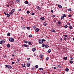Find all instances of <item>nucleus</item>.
Listing matches in <instances>:
<instances>
[{
    "label": "nucleus",
    "instance_id": "f257e3e1",
    "mask_svg": "<svg viewBox=\"0 0 74 74\" xmlns=\"http://www.w3.org/2000/svg\"><path fill=\"white\" fill-rule=\"evenodd\" d=\"M23 46H24V47L27 48V49H29V46L28 45L26 44H23Z\"/></svg>",
    "mask_w": 74,
    "mask_h": 74
},
{
    "label": "nucleus",
    "instance_id": "f03ea898",
    "mask_svg": "<svg viewBox=\"0 0 74 74\" xmlns=\"http://www.w3.org/2000/svg\"><path fill=\"white\" fill-rule=\"evenodd\" d=\"M44 41H45V39H42V40L41 39L39 40V42L40 44H42Z\"/></svg>",
    "mask_w": 74,
    "mask_h": 74
},
{
    "label": "nucleus",
    "instance_id": "7ed1b4c3",
    "mask_svg": "<svg viewBox=\"0 0 74 74\" xmlns=\"http://www.w3.org/2000/svg\"><path fill=\"white\" fill-rule=\"evenodd\" d=\"M9 41H10V42H14V38H11L9 39Z\"/></svg>",
    "mask_w": 74,
    "mask_h": 74
},
{
    "label": "nucleus",
    "instance_id": "20e7f679",
    "mask_svg": "<svg viewBox=\"0 0 74 74\" xmlns=\"http://www.w3.org/2000/svg\"><path fill=\"white\" fill-rule=\"evenodd\" d=\"M45 48H48L49 47V46L48 45H46L45 46Z\"/></svg>",
    "mask_w": 74,
    "mask_h": 74
},
{
    "label": "nucleus",
    "instance_id": "39448f33",
    "mask_svg": "<svg viewBox=\"0 0 74 74\" xmlns=\"http://www.w3.org/2000/svg\"><path fill=\"white\" fill-rule=\"evenodd\" d=\"M9 14L10 15H12V14H13V12H9Z\"/></svg>",
    "mask_w": 74,
    "mask_h": 74
},
{
    "label": "nucleus",
    "instance_id": "423d86ee",
    "mask_svg": "<svg viewBox=\"0 0 74 74\" xmlns=\"http://www.w3.org/2000/svg\"><path fill=\"white\" fill-rule=\"evenodd\" d=\"M35 31L37 32H39V29L38 28H36L35 29Z\"/></svg>",
    "mask_w": 74,
    "mask_h": 74
},
{
    "label": "nucleus",
    "instance_id": "0eeeda50",
    "mask_svg": "<svg viewBox=\"0 0 74 74\" xmlns=\"http://www.w3.org/2000/svg\"><path fill=\"white\" fill-rule=\"evenodd\" d=\"M69 28L70 30L73 29V26H70L69 27Z\"/></svg>",
    "mask_w": 74,
    "mask_h": 74
},
{
    "label": "nucleus",
    "instance_id": "6e6552de",
    "mask_svg": "<svg viewBox=\"0 0 74 74\" xmlns=\"http://www.w3.org/2000/svg\"><path fill=\"white\" fill-rule=\"evenodd\" d=\"M39 57L40 58H43V56H42V55H39Z\"/></svg>",
    "mask_w": 74,
    "mask_h": 74
},
{
    "label": "nucleus",
    "instance_id": "1a4fd4ad",
    "mask_svg": "<svg viewBox=\"0 0 74 74\" xmlns=\"http://www.w3.org/2000/svg\"><path fill=\"white\" fill-rule=\"evenodd\" d=\"M36 8L38 9V10H40V9H41V8H40V7H39L38 6Z\"/></svg>",
    "mask_w": 74,
    "mask_h": 74
},
{
    "label": "nucleus",
    "instance_id": "9d476101",
    "mask_svg": "<svg viewBox=\"0 0 74 74\" xmlns=\"http://www.w3.org/2000/svg\"><path fill=\"white\" fill-rule=\"evenodd\" d=\"M45 19V18H44V17H42L40 18V19L41 20H44Z\"/></svg>",
    "mask_w": 74,
    "mask_h": 74
},
{
    "label": "nucleus",
    "instance_id": "9b49d317",
    "mask_svg": "<svg viewBox=\"0 0 74 74\" xmlns=\"http://www.w3.org/2000/svg\"><path fill=\"white\" fill-rule=\"evenodd\" d=\"M32 51L33 52H35V51H36V49L34 48L32 49Z\"/></svg>",
    "mask_w": 74,
    "mask_h": 74
},
{
    "label": "nucleus",
    "instance_id": "f8f14e48",
    "mask_svg": "<svg viewBox=\"0 0 74 74\" xmlns=\"http://www.w3.org/2000/svg\"><path fill=\"white\" fill-rule=\"evenodd\" d=\"M57 23H58L59 25H60L61 24V22H60V21H59Z\"/></svg>",
    "mask_w": 74,
    "mask_h": 74
},
{
    "label": "nucleus",
    "instance_id": "ddd939ff",
    "mask_svg": "<svg viewBox=\"0 0 74 74\" xmlns=\"http://www.w3.org/2000/svg\"><path fill=\"white\" fill-rule=\"evenodd\" d=\"M51 32H53V33H54V32H55V29L51 30Z\"/></svg>",
    "mask_w": 74,
    "mask_h": 74
},
{
    "label": "nucleus",
    "instance_id": "4468645a",
    "mask_svg": "<svg viewBox=\"0 0 74 74\" xmlns=\"http://www.w3.org/2000/svg\"><path fill=\"white\" fill-rule=\"evenodd\" d=\"M22 29H23V30H25V29H26V27H23Z\"/></svg>",
    "mask_w": 74,
    "mask_h": 74
},
{
    "label": "nucleus",
    "instance_id": "2eb2a0df",
    "mask_svg": "<svg viewBox=\"0 0 74 74\" xmlns=\"http://www.w3.org/2000/svg\"><path fill=\"white\" fill-rule=\"evenodd\" d=\"M27 67H30V64H27Z\"/></svg>",
    "mask_w": 74,
    "mask_h": 74
},
{
    "label": "nucleus",
    "instance_id": "dca6fc26",
    "mask_svg": "<svg viewBox=\"0 0 74 74\" xmlns=\"http://www.w3.org/2000/svg\"><path fill=\"white\" fill-rule=\"evenodd\" d=\"M7 46L8 48H10V45L8 44Z\"/></svg>",
    "mask_w": 74,
    "mask_h": 74
},
{
    "label": "nucleus",
    "instance_id": "f3484780",
    "mask_svg": "<svg viewBox=\"0 0 74 74\" xmlns=\"http://www.w3.org/2000/svg\"><path fill=\"white\" fill-rule=\"evenodd\" d=\"M47 52L48 53H50V52H51V49L48 50Z\"/></svg>",
    "mask_w": 74,
    "mask_h": 74
},
{
    "label": "nucleus",
    "instance_id": "a211bd4d",
    "mask_svg": "<svg viewBox=\"0 0 74 74\" xmlns=\"http://www.w3.org/2000/svg\"><path fill=\"white\" fill-rule=\"evenodd\" d=\"M12 11L13 12H15V9H13L12 10Z\"/></svg>",
    "mask_w": 74,
    "mask_h": 74
},
{
    "label": "nucleus",
    "instance_id": "6ab92c4d",
    "mask_svg": "<svg viewBox=\"0 0 74 74\" xmlns=\"http://www.w3.org/2000/svg\"><path fill=\"white\" fill-rule=\"evenodd\" d=\"M62 16L64 18H66V14H63Z\"/></svg>",
    "mask_w": 74,
    "mask_h": 74
},
{
    "label": "nucleus",
    "instance_id": "aec40b11",
    "mask_svg": "<svg viewBox=\"0 0 74 74\" xmlns=\"http://www.w3.org/2000/svg\"><path fill=\"white\" fill-rule=\"evenodd\" d=\"M27 30H30V27H27Z\"/></svg>",
    "mask_w": 74,
    "mask_h": 74
},
{
    "label": "nucleus",
    "instance_id": "412c9836",
    "mask_svg": "<svg viewBox=\"0 0 74 74\" xmlns=\"http://www.w3.org/2000/svg\"><path fill=\"white\" fill-rule=\"evenodd\" d=\"M58 7H59V8H62V6L60 5H58Z\"/></svg>",
    "mask_w": 74,
    "mask_h": 74
},
{
    "label": "nucleus",
    "instance_id": "4be33fe9",
    "mask_svg": "<svg viewBox=\"0 0 74 74\" xmlns=\"http://www.w3.org/2000/svg\"><path fill=\"white\" fill-rule=\"evenodd\" d=\"M69 69L66 68L65 69V71H69Z\"/></svg>",
    "mask_w": 74,
    "mask_h": 74
},
{
    "label": "nucleus",
    "instance_id": "5701e85b",
    "mask_svg": "<svg viewBox=\"0 0 74 74\" xmlns=\"http://www.w3.org/2000/svg\"><path fill=\"white\" fill-rule=\"evenodd\" d=\"M39 70H43V69L42 68H39L38 69Z\"/></svg>",
    "mask_w": 74,
    "mask_h": 74
},
{
    "label": "nucleus",
    "instance_id": "b1692460",
    "mask_svg": "<svg viewBox=\"0 0 74 74\" xmlns=\"http://www.w3.org/2000/svg\"><path fill=\"white\" fill-rule=\"evenodd\" d=\"M6 15L7 17H10V14H8V13H7Z\"/></svg>",
    "mask_w": 74,
    "mask_h": 74
},
{
    "label": "nucleus",
    "instance_id": "393cba45",
    "mask_svg": "<svg viewBox=\"0 0 74 74\" xmlns=\"http://www.w3.org/2000/svg\"><path fill=\"white\" fill-rule=\"evenodd\" d=\"M25 43V44H27L28 43V41H27V40H25L24 42Z\"/></svg>",
    "mask_w": 74,
    "mask_h": 74
},
{
    "label": "nucleus",
    "instance_id": "a878e982",
    "mask_svg": "<svg viewBox=\"0 0 74 74\" xmlns=\"http://www.w3.org/2000/svg\"><path fill=\"white\" fill-rule=\"evenodd\" d=\"M35 68L36 69H38V66L37 65H36L35 66Z\"/></svg>",
    "mask_w": 74,
    "mask_h": 74
},
{
    "label": "nucleus",
    "instance_id": "bb28decb",
    "mask_svg": "<svg viewBox=\"0 0 74 74\" xmlns=\"http://www.w3.org/2000/svg\"><path fill=\"white\" fill-rule=\"evenodd\" d=\"M25 4H28V1H25Z\"/></svg>",
    "mask_w": 74,
    "mask_h": 74
},
{
    "label": "nucleus",
    "instance_id": "cd10ccee",
    "mask_svg": "<svg viewBox=\"0 0 74 74\" xmlns=\"http://www.w3.org/2000/svg\"><path fill=\"white\" fill-rule=\"evenodd\" d=\"M44 26H47V24L46 23H44L43 24Z\"/></svg>",
    "mask_w": 74,
    "mask_h": 74
},
{
    "label": "nucleus",
    "instance_id": "c85d7f7f",
    "mask_svg": "<svg viewBox=\"0 0 74 74\" xmlns=\"http://www.w3.org/2000/svg\"><path fill=\"white\" fill-rule=\"evenodd\" d=\"M45 45V44H43L42 45V47H44Z\"/></svg>",
    "mask_w": 74,
    "mask_h": 74
},
{
    "label": "nucleus",
    "instance_id": "c756f323",
    "mask_svg": "<svg viewBox=\"0 0 74 74\" xmlns=\"http://www.w3.org/2000/svg\"><path fill=\"white\" fill-rule=\"evenodd\" d=\"M8 69H11L12 68V67L11 66H8Z\"/></svg>",
    "mask_w": 74,
    "mask_h": 74
},
{
    "label": "nucleus",
    "instance_id": "7c9ffc66",
    "mask_svg": "<svg viewBox=\"0 0 74 74\" xmlns=\"http://www.w3.org/2000/svg\"><path fill=\"white\" fill-rule=\"evenodd\" d=\"M22 66H23V67H25V64H23L22 65Z\"/></svg>",
    "mask_w": 74,
    "mask_h": 74
},
{
    "label": "nucleus",
    "instance_id": "2f4dec72",
    "mask_svg": "<svg viewBox=\"0 0 74 74\" xmlns=\"http://www.w3.org/2000/svg\"><path fill=\"white\" fill-rule=\"evenodd\" d=\"M29 36V37L32 38V37H33V36H32V34H30Z\"/></svg>",
    "mask_w": 74,
    "mask_h": 74
},
{
    "label": "nucleus",
    "instance_id": "473e14b6",
    "mask_svg": "<svg viewBox=\"0 0 74 74\" xmlns=\"http://www.w3.org/2000/svg\"><path fill=\"white\" fill-rule=\"evenodd\" d=\"M67 27H68L67 25H65L64 26V27H65V28H67Z\"/></svg>",
    "mask_w": 74,
    "mask_h": 74
},
{
    "label": "nucleus",
    "instance_id": "72a5a7b5",
    "mask_svg": "<svg viewBox=\"0 0 74 74\" xmlns=\"http://www.w3.org/2000/svg\"><path fill=\"white\" fill-rule=\"evenodd\" d=\"M30 13V12H29V11H27V14H29Z\"/></svg>",
    "mask_w": 74,
    "mask_h": 74
},
{
    "label": "nucleus",
    "instance_id": "f704fd0d",
    "mask_svg": "<svg viewBox=\"0 0 74 74\" xmlns=\"http://www.w3.org/2000/svg\"><path fill=\"white\" fill-rule=\"evenodd\" d=\"M72 15H71V14H69L68 15V16L69 17H71Z\"/></svg>",
    "mask_w": 74,
    "mask_h": 74
},
{
    "label": "nucleus",
    "instance_id": "c9c22d12",
    "mask_svg": "<svg viewBox=\"0 0 74 74\" xmlns=\"http://www.w3.org/2000/svg\"><path fill=\"white\" fill-rule=\"evenodd\" d=\"M11 34H10V33H8L7 34V36H10Z\"/></svg>",
    "mask_w": 74,
    "mask_h": 74
},
{
    "label": "nucleus",
    "instance_id": "e433bc0d",
    "mask_svg": "<svg viewBox=\"0 0 74 74\" xmlns=\"http://www.w3.org/2000/svg\"><path fill=\"white\" fill-rule=\"evenodd\" d=\"M69 58L70 59H71V60H73V58L71 57H70Z\"/></svg>",
    "mask_w": 74,
    "mask_h": 74
},
{
    "label": "nucleus",
    "instance_id": "4c0bfd02",
    "mask_svg": "<svg viewBox=\"0 0 74 74\" xmlns=\"http://www.w3.org/2000/svg\"><path fill=\"white\" fill-rule=\"evenodd\" d=\"M64 59L65 60H67V57H64Z\"/></svg>",
    "mask_w": 74,
    "mask_h": 74
},
{
    "label": "nucleus",
    "instance_id": "58836bf2",
    "mask_svg": "<svg viewBox=\"0 0 74 74\" xmlns=\"http://www.w3.org/2000/svg\"><path fill=\"white\" fill-rule=\"evenodd\" d=\"M2 43L4 44V43H5V41L4 40H2Z\"/></svg>",
    "mask_w": 74,
    "mask_h": 74
},
{
    "label": "nucleus",
    "instance_id": "ea45409f",
    "mask_svg": "<svg viewBox=\"0 0 74 74\" xmlns=\"http://www.w3.org/2000/svg\"><path fill=\"white\" fill-rule=\"evenodd\" d=\"M28 44L29 45H30V44H32V43H31V42H28Z\"/></svg>",
    "mask_w": 74,
    "mask_h": 74
},
{
    "label": "nucleus",
    "instance_id": "a19ab883",
    "mask_svg": "<svg viewBox=\"0 0 74 74\" xmlns=\"http://www.w3.org/2000/svg\"><path fill=\"white\" fill-rule=\"evenodd\" d=\"M58 67L59 68H62V66L60 65H58Z\"/></svg>",
    "mask_w": 74,
    "mask_h": 74
},
{
    "label": "nucleus",
    "instance_id": "79ce46f5",
    "mask_svg": "<svg viewBox=\"0 0 74 74\" xmlns=\"http://www.w3.org/2000/svg\"><path fill=\"white\" fill-rule=\"evenodd\" d=\"M61 19H64V17H63L62 16L61 17Z\"/></svg>",
    "mask_w": 74,
    "mask_h": 74
},
{
    "label": "nucleus",
    "instance_id": "37998d69",
    "mask_svg": "<svg viewBox=\"0 0 74 74\" xmlns=\"http://www.w3.org/2000/svg\"><path fill=\"white\" fill-rule=\"evenodd\" d=\"M49 58L48 57L46 58V60H49Z\"/></svg>",
    "mask_w": 74,
    "mask_h": 74
},
{
    "label": "nucleus",
    "instance_id": "c03bdc74",
    "mask_svg": "<svg viewBox=\"0 0 74 74\" xmlns=\"http://www.w3.org/2000/svg\"><path fill=\"white\" fill-rule=\"evenodd\" d=\"M68 11H71V8H70V9H68Z\"/></svg>",
    "mask_w": 74,
    "mask_h": 74
},
{
    "label": "nucleus",
    "instance_id": "a18cd8bd",
    "mask_svg": "<svg viewBox=\"0 0 74 74\" xmlns=\"http://www.w3.org/2000/svg\"><path fill=\"white\" fill-rule=\"evenodd\" d=\"M3 43V42H2V41H0V44H1Z\"/></svg>",
    "mask_w": 74,
    "mask_h": 74
},
{
    "label": "nucleus",
    "instance_id": "49530a36",
    "mask_svg": "<svg viewBox=\"0 0 74 74\" xmlns=\"http://www.w3.org/2000/svg\"><path fill=\"white\" fill-rule=\"evenodd\" d=\"M16 2H19V1H20L19 0H16Z\"/></svg>",
    "mask_w": 74,
    "mask_h": 74
},
{
    "label": "nucleus",
    "instance_id": "de8ad7c7",
    "mask_svg": "<svg viewBox=\"0 0 74 74\" xmlns=\"http://www.w3.org/2000/svg\"><path fill=\"white\" fill-rule=\"evenodd\" d=\"M64 36L65 37H67V36L66 35H64Z\"/></svg>",
    "mask_w": 74,
    "mask_h": 74
},
{
    "label": "nucleus",
    "instance_id": "09e8293b",
    "mask_svg": "<svg viewBox=\"0 0 74 74\" xmlns=\"http://www.w3.org/2000/svg\"><path fill=\"white\" fill-rule=\"evenodd\" d=\"M27 60H30V58H27Z\"/></svg>",
    "mask_w": 74,
    "mask_h": 74
},
{
    "label": "nucleus",
    "instance_id": "8fccbe9b",
    "mask_svg": "<svg viewBox=\"0 0 74 74\" xmlns=\"http://www.w3.org/2000/svg\"><path fill=\"white\" fill-rule=\"evenodd\" d=\"M70 63H71V64H72V63H73V62L72 61H71Z\"/></svg>",
    "mask_w": 74,
    "mask_h": 74
},
{
    "label": "nucleus",
    "instance_id": "3c124183",
    "mask_svg": "<svg viewBox=\"0 0 74 74\" xmlns=\"http://www.w3.org/2000/svg\"><path fill=\"white\" fill-rule=\"evenodd\" d=\"M4 14L5 15H7L8 13L7 12H4Z\"/></svg>",
    "mask_w": 74,
    "mask_h": 74
},
{
    "label": "nucleus",
    "instance_id": "603ef678",
    "mask_svg": "<svg viewBox=\"0 0 74 74\" xmlns=\"http://www.w3.org/2000/svg\"><path fill=\"white\" fill-rule=\"evenodd\" d=\"M60 40H61L62 41V40H63V39H62V38H60Z\"/></svg>",
    "mask_w": 74,
    "mask_h": 74
},
{
    "label": "nucleus",
    "instance_id": "864d4df0",
    "mask_svg": "<svg viewBox=\"0 0 74 74\" xmlns=\"http://www.w3.org/2000/svg\"><path fill=\"white\" fill-rule=\"evenodd\" d=\"M21 19H22V20H23V17H21Z\"/></svg>",
    "mask_w": 74,
    "mask_h": 74
},
{
    "label": "nucleus",
    "instance_id": "5fc2aeb1",
    "mask_svg": "<svg viewBox=\"0 0 74 74\" xmlns=\"http://www.w3.org/2000/svg\"><path fill=\"white\" fill-rule=\"evenodd\" d=\"M4 58H7V56H6V55H5V56H4Z\"/></svg>",
    "mask_w": 74,
    "mask_h": 74
},
{
    "label": "nucleus",
    "instance_id": "6e6d98bb",
    "mask_svg": "<svg viewBox=\"0 0 74 74\" xmlns=\"http://www.w3.org/2000/svg\"><path fill=\"white\" fill-rule=\"evenodd\" d=\"M64 40H66V39H67V38L64 37Z\"/></svg>",
    "mask_w": 74,
    "mask_h": 74
},
{
    "label": "nucleus",
    "instance_id": "4d7b16f0",
    "mask_svg": "<svg viewBox=\"0 0 74 74\" xmlns=\"http://www.w3.org/2000/svg\"><path fill=\"white\" fill-rule=\"evenodd\" d=\"M5 66L7 68L8 67V65H5Z\"/></svg>",
    "mask_w": 74,
    "mask_h": 74
},
{
    "label": "nucleus",
    "instance_id": "13d9d810",
    "mask_svg": "<svg viewBox=\"0 0 74 74\" xmlns=\"http://www.w3.org/2000/svg\"><path fill=\"white\" fill-rule=\"evenodd\" d=\"M12 64H14V63H15V62H12Z\"/></svg>",
    "mask_w": 74,
    "mask_h": 74
},
{
    "label": "nucleus",
    "instance_id": "bf43d9fd",
    "mask_svg": "<svg viewBox=\"0 0 74 74\" xmlns=\"http://www.w3.org/2000/svg\"><path fill=\"white\" fill-rule=\"evenodd\" d=\"M32 27H33L34 29H35V28H36V26H33Z\"/></svg>",
    "mask_w": 74,
    "mask_h": 74
},
{
    "label": "nucleus",
    "instance_id": "052dcab7",
    "mask_svg": "<svg viewBox=\"0 0 74 74\" xmlns=\"http://www.w3.org/2000/svg\"><path fill=\"white\" fill-rule=\"evenodd\" d=\"M31 14L32 15H34V13H33L32 14Z\"/></svg>",
    "mask_w": 74,
    "mask_h": 74
},
{
    "label": "nucleus",
    "instance_id": "680f3d73",
    "mask_svg": "<svg viewBox=\"0 0 74 74\" xmlns=\"http://www.w3.org/2000/svg\"><path fill=\"white\" fill-rule=\"evenodd\" d=\"M51 12H52V13H53V10H51Z\"/></svg>",
    "mask_w": 74,
    "mask_h": 74
},
{
    "label": "nucleus",
    "instance_id": "e2e57ef3",
    "mask_svg": "<svg viewBox=\"0 0 74 74\" xmlns=\"http://www.w3.org/2000/svg\"><path fill=\"white\" fill-rule=\"evenodd\" d=\"M6 6H7V7H8H8H10V6H9V5H6Z\"/></svg>",
    "mask_w": 74,
    "mask_h": 74
},
{
    "label": "nucleus",
    "instance_id": "0e129e2a",
    "mask_svg": "<svg viewBox=\"0 0 74 74\" xmlns=\"http://www.w3.org/2000/svg\"><path fill=\"white\" fill-rule=\"evenodd\" d=\"M68 25H69L70 26V23H68Z\"/></svg>",
    "mask_w": 74,
    "mask_h": 74
},
{
    "label": "nucleus",
    "instance_id": "69168bd1",
    "mask_svg": "<svg viewBox=\"0 0 74 74\" xmlns=\"http://www.w3.org/2000/svg\"><path fill=\"white\" fill-rule=\"evenodd\" d=\"M52 16L53 17V18H55V15H53Z\"/></svg>",
    "mask_w": 74,
    "mask_h": 74
},
{
    "label": "nucleus",
    "instance_id": "338daca9",
    "mask_svg": "<svg viewBox=\"0 0 74 74\" xmlns=\"http://www.w3.org/2000/svg\"><path fill=\"white\" fill-rule=\"evenodd\" d=\"M32 70H34V68H32Z\"/></svg>",
    "mask_w": 74,
    "mask_h": 74
},
{
    "label": "nucleus",
    "instance_id": "774afa93",
    "mask_svg": "<svg viewBox=\"0 0 74 74\" xmlns=\"http://www.w3.org/2000/svg\"><path fill=\"white\" fill-rule=\"evenodd\" d=\"M21 9H18L19 11H21Z\"/></svg>",
    "mask_w": 74,
    "mask_h": 74
}]
</instances>
